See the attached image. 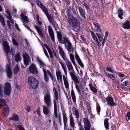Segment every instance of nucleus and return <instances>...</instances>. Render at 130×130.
Here are the masks:
<instances>
[{"instance_id": "23", "label": "nucleus", "mask_w": 130, "mask_h": 130, "mask_svg": "<svg viewBox=\"0 0 130 130\" xmlns=\"http://www.w3.org/2000/svg\"><path fill=\"white\" fill-rule=\"evenodd\" d=\"M69 56L71 60L76 69L77 68L76 64L75 63L74 58L73 54L72 53L69 54Z\"/></svg>"}, {"instance_id": "52", "label": "nucleus", "mask_w": 130, "mask_h": 130, "mask_svg": "<svg viewBox=\"0 0 130 130\" xmlns=\"http://www.w3.org/2000/svg\"><path fill=\"white\" fill-rule=\"evenodd\" d=\"M57 37L58 39L59 40L60 39L62 38V36L61 35V34L60 32H58L57 33Z\"/></svg>"}, {"instance_id": "14", "label": "nucleus", "mask_w": 130, "mask_h": 130, "mask_svg": "<svg viewBox=\"0 0 130 130\" xmlns=\"http://www.w3.org/2000/svg\"><path fill=\"white\" fill-rule=\"evenodd\" d=\"M23 58L24 62L25 65L27 66L29 62L30 61L29 55L27 53H25L22 55Z\"/></svg>"}, {"instance_id": "18", "label": "nucleus", "mask_w": 130, "mask_h": 130, "mask_svg": "<svg viewBox=\"0 0 130 130\" xmlns=\"http://www.w3.org/2000/svg\"><path fill=\"white\" fill-rule=\"evenodd\" d=\"M3 48L7 54H8L9 52L10 47L7 42L5 41L3 42Z\"/></svg>"}, {"instance_id": "26", "label": "nucleus", "mask_w": 130, "mask_h": 130, "mask_svg": "<svg viewBox=\"0 0 130 130\" xmlns=\"http://www.w3.org/2000/svg\"><path fill=\"white\" fill-rule=\"evenodd\" d=\"M10 119L12 120L18 121L19 120V117L17 115L13 114L12 116L10 118Z\"/></svg>"}, {"instance_id": "31", "label": "nucleus", "mask_w": 130, "mask_h": 130, "mask_svg": "<svg viewBox=\"0 0 130 130\" xmlns=\"http://www.w3.org/2000/svg\"><path fill=\"white\" fill-rule=\"evenodd\" d=\"M21 59L22 57L19 53H18L15 55V59L16 62H19L21 61Z\"/></svg>"}, {"instance_id": "10", "label": "nucleus", "mask_w": 130, "mask_h": 130, "mask_svg": "<svg viewBox=\"0 0 130 130\" xmlns=\"http://www.w3.org/2000/svg\"><path fill=\"white\" fill-rule=\"evenodd\" d=\"M26 12H24L20 14V16L21 17V20L23 22V24L25 27L28 29L31 32H32V30L29 28V27L27 26L24 22L27 23L28 22V19L26 15Z\"/></svg>"}, {"instance_id": "6", "label": "nucleus", "mask_w": 130, "mask_h": 130, "mask_svg": "<svg viewBox=\"0 0 130 130\" xmlns=\"http://www.w3.org/2000/svg\"><path fill=\"white\" fill-rule=\"evenodd\" d=\"M37 3L38 5L42 9L47 16L49 22H52L53 20V19L48 13V10L47 8L39 1H37Z\"/></svg>"}, {"instance_id": "61", "label": "nucleus", "mask_w": 130, "mask_h": 130, "mask_svg": "<svg viewBox=\"0 0 130 130\" xmlns=\"http://www.w3.org/2000/svg\"><path fill=\"white\" fill-rule=\"evenodd\" d=\"M15 27L18 31H20L21 30L19 28V27L17 23H15Z\"/></svg>"}, {"instance_id": "59", "label": "nucleus", "mask_w": 130, "mask_h": 130, "mask_svg": "<svg viewBox=\"0 0 130 130\" xmlns=\"http://www.w3.org/2000/svg\"><path fill=\"white\" fill-rule=\"evenodd\" d=\"M78 126L80 128L79 130H84L83 128V127L82 126L80 123L79 122L78 123Z\"/></svg>"}, {"instance_id": "27", "label": "nucleus", "mask_w": 130, "mask_h": 130, "mask_svg": "<svg viewBox=\"0 0 130 130\" xmlns=\"http://www.w3.org/2000/svg\"><path fill=\"white\" fill-rule=\"evenodd\" d=\"M118 17L120 19H122L123 17L122 16L123 14V11L121 9H119L118 10Z\"/></svg>"}, {"instance_id": "56", "label": "nucleus", "mask_w": 130, "mask_h": 130, "mask_svg": "<svg viewBox=\"0 0 130 130\" xmlns=\"http://www.w3.org/2000/svg\"><path fill=\"white\" fill-rule=\"evenodd\" d=\"M30 109L31 107L30 106H27L26 108V110L28 112L30 111Z\"/></svg>"}, {"instance_id": "20", "label": "nucleus", "mask_w": 130, "mask_h": 130, "mask_svg": "<svg viewBox=\"0 0 130 130\" xmlns=\"http://www.w3.org/2000/svg\"><path fill=\"white\" fill-rule=\"evenodd\" d=\"M36 59L39 62V64L40 66V67H41L43 71V69L46 70L45 69L46 66L41 59L39 57H37Z\"/></svg>"}, {"instance_id": "33", "label": "nucleus", "mask_w": 130, "mask_h": 130, "mask_svg": "<svg viewBox=\"0 0 130 130\" xmlns=\"http://www.w3.org/2000/svg\"><path fill=\"white\" fill-rule=\"evenodd\" d=\"M0 21L2 26L4 27H5V23L4 18L1 14H0Z\"/></svg>"}, {"instance_id": "64", "label": "nucleus", "mask_w": 130, "mask_h": 130, "mask_svg": "<svg viewBox=\"0 0 130 130\" xmlns=\"http://www.w3.org/2000/svg\"><path fill=\"white\" fill-rule=\"evenodd\" d=\"M84 6L86 9H89V7L88 5H87L85 4H84Z\"/></svg>"}, {"instance_id": "29", "label": "nucleus", "mask_w": 130, "mask_h": 130, "mask_svg": "<svg viewBox=\"0 0 130 130\" xmlns=\"http://www.w3.org/2000/svg\"><path fill=\"white\" fill-rule=\"evenodd\" d=\"M70 125L72 127L73 129L75 126V123L73 118L72 116L70 117Z\"/></svg>"}, {"instance_id": "53", "label": "nucleus", "mask_w": 130, "mask_h": 130, "mask_svg": "<svg viewBox=\"0 0 130 130\" xmlns=\"http://www.w3.org/2000/svg\"><path fill=\"white\" fill-rule=\"evenodd\" d=\"M106 70L107 71L110 72L111 73H113V71L112 69L111 68L109 67H108L106 69Z\"/></svg>"}, {"instance_id": "34", "label": "nucleus", "mask_w": 130, "mask_h": 130, "mask_svg": "<svg viewBox=\"0 0 130 130\" xmlns=\"http://www.w3.org/2000/svg\"><path fill=\"white\" fill-rule=\"evenodd\" d=\"M20 71L19 67L17 64L15 67L14 69L13 70V72L14 74H16L18 73Z\"/></svg>"}, {"instance_id": "11", "label": "nucleus", "mask_w": 130, "mask_h": 130, "mask_svg": "<svg viewBox=\"0 0 130 130\" xmlns=\"http://www.w3.org/2000/svg\"><path fill=\"white\" fill-rule=\"evenodd\" d=\"M5 87L4 93L6 95H9L11 92V86L10 84L8 82L6 83L5 84Z\"/></svg>"}, {"instance_id": "54", "label": "nucleus", "mask_w": 130, "mask_h": 130, "mask_svg": "<svg viewBox=\"0 0 130 130\" xmlns=\"http://www.w3.org/2000/svg\"><path fill=\"white\" fill-rule=\"evenodd\" d=\"M43 51L44 52V54H45V55L48 58H49V56L48 55V54L47 53V51L46 50V49L45 48H43Z\"/></svg>"}, {"instance_id": "8", "label": "nucleus", "mask_w": 130, "mask_h": 130, "mask_svg": "<svg viewBox=\"0 0 130 130\" xmlns=\"http://www.w3.org/2000/svg\"><path fill=\"white\" fill-rule=\"evenodd\" d=\"M44 73V78L45 81L46 82H48L49 80V78L47 75V74L49 75L52 80L53 79V74L51 73L48 70H45L43 69Z\"/></svg>"}, {"instance_id": "45", "label": "nucleus", "mask_w": 130, "mask_h": 130, "mask_svg": "<svg viewBox=\"0 0 130 130\" xmlns=\"http://www.w3.org/2000/svg\"><path fill=\"white\" fill-rule=\"evenodd\" d=\"M74 114L76 118H79V113L78 111L77 110H75Z\"/></svg>"}, {"instance_id": "44", "label": "nucleus", "mask_w": 130, "mask_h": 130, "mask_svg": "<svg viewBox=\"0 0 130 130\" xmlns=\"http://www.w3.org/2000/svg\"><path fill=\"white\" fill-rule=\"evenodd\" d=\"M63 123H67V119L65 114L63 113Z\"/></svg>"}, {"instance_id": "25", "label": "nucleus", "mask_w": 130, "mask_h": 130, "mask_svg": "<svg viewBox=\"0 0 130 130\" xmlns=\"http://www.w3.org/2000/svg\"><path fill=\"white\" fill-rule=\"evenodd\" d=\"M123 27L125 29H128L130 28V22L128 21H126L123 25Z\"/></svg>"}, {"instance_id": "1", "label": "nucleus", "mask_w": 130, "mask_h": 130, "mask_svg": "<svg viewBox=\"0 0 130 130\" xmlns=\"http://www.w3.org/2000/svg\"><path fill=\"white\" fill-rule=\"evenodd\" d=\"M68 71H70V74L72 79L76 83H79V82L76 75L72 72L74 71L72 64L69 60L68 59L64 60Z\"/></svg>"}, {"instance_id": "13", "label": "nucleus", "mask_w": 130, "mask_h": 130, "mask_svg": "<svg viewBox=\"0 0 130 130\" xmlns=\"http://www.w3.org/2000/svg\"><path fill=\"white\" fill-rule=\"evenodd\" d=\"M48 30L49 36L50 37L51 39L53 42V43L54 44H55L54 31L52 27L50 25L48 26Z\"/></svg>"}, {"instance_id": "58", "label": "nucleus", "mask_w": 130, "mask_h": 130, "mask_svg": "<svg viewBox=\"0 0 130 130\" xmlns=\"http://www.w3.org/2000/svg\"><path fill=\"white\" fill-rule=\"evenodd\" d=\"M108 32L107 31H106V32L105 33V35L104 37V40H106V39L107 38V37L108 35Z\"/></svg>"}, {"instance_id": "38", "label": "nucleus", "mask_w": 130, "mask_h": 130, "mask_svg": "<svg viewBox=\"0 0 130 130\" xmlns=\"http://www.w3.org/2000/svg\"><path fill=\"white\" fill-rule=\"evenodd\" d=\"M95 27L96 28V31H97L101 32V30L99 24L97 23L94 24Z\"/></svg>"}, {"instance_id": "37", "label": "nucleus", "mask_w": 130, "mask_h": 130, "mask_svg": "<svg viewBox=\"0 0 130 130\" xmlns=\"http://www.w3.org/2000/svg\"><path fill=\"white\" fill-rule=\"evenodd\" d=\"M34 26L35 28L37 30L39 35L41 36H42L43 35L39 27L38 26L36 25H35Z\"/></svg>"}, {"instance_id": "47", "label": "nucleus", "mask_w": 130, "mask_h": 130, "mask_svg": "<svg viewBox=\"0 0 130 130\" xmlns=\"http://www.w3.org/2000/svg\"><path fill=\"white\" fill-rule=\"evenodd\" d=\"M12 42L14 45L17 46L18 45V44L17 41L15 40V39L13 38L12 39Z\"/></svg>"}, {"instance_id": "24", "label": "nucleus", "mask_w": 130, "mask_h": 130, "mask_svg": "<svg viewBox=\"0 0 130 130\" xmlns=\"http://www.w3.org/2000/svg\"><path fill=\"white\" fill-rule=\"evenodd\" d=\"M47 106L43 105V111L44 114L47 115L49 113V110Z\"/></svg>"}, {"instance_id": "21", "label": "nucleus", "mask_w": 130, "mask_h": 130, "mask_svg": "<svg viewBox=\"0 0 130 130\" xmlns=\"http://www.w3.org/2000/svg\"><path fill=\"white\" fill-rule=\"evenodd\" d=\"M56 74L58 81L59 82H62V79L61 72L59 71L56 72Z\"/></svg>"}, {"instance_id": "28", "label": "nucleus", "mask_w": 130, "mask_h": 130, "mask_svg": "<svg viewBox=\"0 0 130 130\" xmlns=\"http://www.w3.org/2000/svg\"><path fill=\"white\" fill-rule=\"evenodd\" d=\"M80 15L84 18H85V11L81 7H79L78 8Z\"/></svg>"}, {"instance_id": "12", "label": "nucleus", "mask_w": 130, "mask_h": 130, "mask_svg": "<svg viewBox=\"0 0 130 130\" xmlns=\"http://www.w3.org/2000/svg\"><path fill=\"white\" fill-rule=\"evenodd\" d=\"M58 48L59 55L64 60L67 59L66 55L62 47L59 45H58Z\"/></svg>"}, {"instance_id": "3", "label": "nucleus", "mask_w": 130, "mask_h": 130, "mask_svg": "<svg viewBox=\"0 0 130 130\" xmlns=\"http://www.w3.org/2000/svg\"><path fill=\"white\" fill-rule=\"evenodd\" d=\"M59 62L64 71V74L66 75V76L64 75H63L62 76L65 87L66 88H69V85L67 76V72L66 67L62 62L61 61H59Z\"/></svg>"}, {"instance_id": "42", "label": "nucleus", "mask_w": 130, "mask_h": 130, "mask_svg": "<svg viewBox=\"0 0 130 130\" xmlns=\"http://www.w3.org/2000/svg\"><path fill=\"white\" fill-rule=\"evenodd\" d=\"M90 31L93 39L94 40H97L98 39L95 34L92 31Z\"/></svg>"}, {"instance_id": "4", "label": "nucleus", "mask_w": 130, "mask_h": 130, "mask_svg": "<svg viewBox=\"0 0 130 130\" xmlns=\"http://www.w3.org/2000/svg\"><path fill=\"white\" fill-rule=\"evenodd\" d=\"M28 82L30 88L35 89L37 88L38 82L35 78L32 76L29 77Z\"/></svg>"}, {"instance_id": "40", "label": "nucleus", "mask_w": 130, "mask_h": 130, "mask_svg": "<svg viewBox=\"0 0 130 130\" xmlns=\"http://www.w3.org/2000/svg\"><path fill=\"white\" fill-rule=\"evenodd\" d=\"M90 86V90L93 92H95L96 93L97 92V91L96 90V89L94 87L92 86L91 84H90L89 85Z\"/></svg>"}, {"instance_id": "50", "label": "nucleus", "mask_w": 130, "mask_h": 130, "mask_svg": "<svg viewBox=\"0 0 130 130\" xmlns=\"http://www.w3.org/2000/svg\"><path fill=\"white\" fill-rule=\"evenodd\" d=\"M96 34L99 40L101 41H102L103 40V38L102 37V36L99 34L97 33H96Z\"/></svg>"}, {"instance_id": "19", "label": "nucleus", "mask_w": 130, "mask_h": 130, "mask_svg": "<svg viewBox=\"0 0 130 130\" xmlns=\"http://www.w3.org/2000/svg\"><path fill=\"white\" fill-rule=\"evenodd\" d=\"M6 71L7 76L9 78H10L12 75V73L10 67L9 65L7 64L6 66Z\"/></svg>"}, {"instance_id": "30", "label": "nucleus", "mask_w": 130, "mask_h": 130, "mask_svg": "<svg viewBox=\"0 0 130 130\" xmlns=\"http://www.w3.org/2000/svg\"><path fill=\"white\" fill-rule=\"evenodd\" d=\"M108 119H105L104 120V125L105 128L107 130L109 129V122H108Z\"/></svg>"}, {"instance_id": "49", "label": "nucleus", "mask_w": 130, "mask_h": 130, "mask_svg": "<svg viewBox=\"0 0 130 130\" xmlns=\"http://www.w3.org/2000/svg\"><path fill=\"white\" fill-rule=\"evenodd\" d=\"M67 49L68 52L70 53H73L74 51V49L73 47H71Z\"/></svg>"}, {"instance_id": "41", "label": "nucleus", "mask_w": 130, "mask_h": 130, "mask_svg": "<svg viewBox=\"0 0 130 130\" xmlns=\"http://www.w3.org/2000/svg\"><path fill=\"white\" fill-rule=\"evenodd\" d=\"M5 12L7 14L8 16L7 17L8 19H9L11 18H12L11 15V13L8 9H7L6 10Z\"/></svg>"}, {"instance_id": "39", "label": "nucleus", "mask_w": 130, "mask_h": 130, "mask_svg": "<svg viewBox=\"0 0 130 130\" xmlns=\"http://www.w3.org/2000/svg\"><path fill=\"white\" fill-rule=\"evenodd\" d=\"M65 44V47L67 49L72 47L71 43L69 41H68L67 42H66V43Z\"/></svg>"}, {"instance_id": "32", "label": "nucleus", "mask_w": 130, "mask_h": 130, "mask_svg": "<svg viewBox=\"0 0 130 130\" xmlns=\"http://www.w3.org/2000/svg\"><path fill=\"white\" fill-rule=\"evenodd\" d=\"M45 46L48 50V53L50 56V57L51 58H52L53 57V55L51 51V49L49 48V47L46 45H45Z\"/></svg>"}, {"instance_id": "48", "label": "nucleus", "mask_w": 130, "mask_h": 130, "mask_svg": "<svg viewBox=\"0 0 130 130\" xmlns=\"http://www.w3.org/2000/svg\"><path fill=\"white\" fill-rule=\"evenodd\" d=\"M126 119L127 121H128L130 119V111L128 112L126 114Z\"/></svg>"}, {"instance_id": "2", "label": "nucleus", "mask_w": 130, "mask_h": 130, "mask_svg": "<svg viewBox=\"0 0 130 130\" xmlns=\"http://www.w3.org/2000/svg\"><path fill=\"white\" fill-rule=\"evenodd\" d=\"M68 20L70 24L74 28L77 30L80 29V23L79 20L76 19L75 17H69Z\"/></svg>"}, {"instance_id": "36", "label": "nucleus", "mask_w": 130, "mask_h": 130, "mask_svg": "<svg viewBox=\"0 0 130 130\" xmlns=\"http://www.w3.org/2000/svg\"><path fill=\"white\" fill-rule=\"evenodd\" d=\"M71 95L72 99L73 102H76V96L73 90H72L71 91Z\"/></svg>"}, {"instance_id": "55", "label": "nucleus", "mask_w": 130, "mask_h": 130, "mask_svg": "<svg viewBox=\"0 0 130 130\" xmlns=\"http://www.w3.org/2000/svg\"><path fill=\"white\" fill-rule=\"evenodd\" d=\"M37 112V114L38 115L41 116V114L40 112V108L39 107L38 108L36 111Z\"/></svg>"}, {"instance_id": "46", "label": "nucleus", "mask_w": 130, "mask_h": 130, "mask_svg": "<svg viewBox=\"0 0 130 130\" xmlns=\"http://www.w3.org/2000/svg\"><path fill=\"white\" fill-rule=\"evenodd\" d=\"M95 42L94 45L96 47H98L100 46V42L99 41L98 39L97 40H95Z\"/></svg>"}, {"instance_id": "22", "label": "nucleus", "mask_w": 130, "mask_h": 130, "mask_svg": "<svg viewBox=\"0 0 130 130\" xmlns=\"http://www.w3.org/2000/svg\"><path fill=\"white\" fill-rule=\"evenodd\" d=\"M75 58L76 60H77L78 63L82 68L84 67V65L80 59L79 56L76 53L75 56Z\"/></svg>"}, {"instance_id": "63", "label": "nucleus", "mask_w": 130, "mask_h": 130, "mask_svg": "<svg viewBox=\"0 0 130 130\" xmlns=\"http://www.w3.org/2000/svg\"><path fill=\"white\" fill-rule=\"evenodd\" d=\"M64 129H66L67 130V123H64Z\"/></svg>"}, {"instance_id": "5", "label": "nucleus", "mask_w": 130, "mask_h": 130, "mask_svg": "<svg viewBox=\"0 0 130 130\" xmlns=\"http://www.w3.org/2000/svg\"><path fill=\"white\" fill-rule=\"evenodd\" d=\"M54 92L55 95L53 100L54 104V112L55 116L56 117H57V106L58 105V96L57 91L56 90V89L54 90Z\"/></svg>"}, {"instance_id": "35", "label": "nucleus", "mask_w": 130, "mask_h": 130, "mask_svg": "<svg viewBox=\"0 0 130 130\" xmlns=\"http://www.w3.org/2000/svg\"><path fill=\"white\" fill-rule=\"evenodd\" d=\"M69 40L67 38L64 37L59 40V41H60L61 43L64 44L66 43V42H67Z\"/></svg>"}, {"instance_id": "9", "label": "nucleus", "mask_w": 130, "mask_h": 130, "mask_svg": "<svg viewBox=\"0 0 130 130\" xmlns=\"http://www.w3.org/2000/svg\"><path fill=\"white\" fill-rule=\"evenodd\" d=\"M44 102L48 107H50L51 104V100L50 93L49 92L46 93L44 96Z\"/></svg>"}, {"instance_id": "15", "label": "nucleus", "mask_w": 130, "mask_h": 130, "mask_svg": "<svg viewBox=\"0 0 130 130\" xmlns=\"http://www.w3.org/2000/svg\"><path fill=\"white\" fill-rule=\"evenodd\" d=\"M29 70L32 73L37 74L38 73V71L35 65L32 64L29 67Z\"/></svg>"}, {"instance_id": "51", "label": "nucleus", "mask_w": 130, "mask_h": 130, "mask_svg": "<svg viewBox=\"0 0 130 130\" xmlns=\"http://www.w3.org/2000/svg\"><path fill=\"white\" fill-rule=\"evenodd\" d=\"M75 84V87L76 89H77L78 92V93L79 94L80 93V90L79 89V88L77 84H77L76 83L74 82Z\"/></svg>"}, {"instance_id": "43", "label": "nucleus", "mask_w": 130, "mask_h": 130, "mask_svg": "<svg viewBox=\"0 0 130 130\" xmlns=\"http://www.w3.org/2000/svg\"><path fill=\"white\" fill-rule=\"evenodd\" d=\"M105 73L107 76H109L110 77V78H111L112 80H115V77L113 75L109 73Z\"/></svg>"}, {"instance_id": "60", "label": "nucleus", "mask_w": 130, "mask_h": 130, "mask_svg": "<svg viewBox=\"0 0 130 130\" xmlns=\"http://www.w3.org/2000/svg\"><path fill=\"white\" fill-rule=\"evenodd\" d=\"M127 81H126L123 83L122 85L123 86H126L127 85Z\"/></svg>"}, {"instance_id": "17", "label": "nucleus", "mask_w": 130, "mask_h": 130, "mask_svg": "<svg viewBox=\"0 0 130 130\" xmlns=\"http://www.w3.org/2000/svg\"><path fill=\"white\" fill-rule=\"evenodd\" d=\"M106 101L107 103L110 105L113 106L116 105V104L114 102L112 98L110 96H107L106 99Z\"/></svg>"}, {"instance_id": "16", "label": "nucleus", "mask_w": 130, "mask_h": 130, "mask_svg": "<svg viewBox=\"0 0 130 130\" xmlns=\"http://www.w3.org/2000/svg\"><path fill=\"white\" fill-rule=\"evenodd\" d=\"M84 122V127L85 130H90V124L88 119L85 118L83 119Z\"/></svg>"}, {"instance_id": "62", "label": "nucleus", "mask_w": 130, "mask_h": 130, "mask_svg": "<svg viewBox=\"0 0 130 130\" xmlns=\"http://www.w3.org/2000/svg\"><path fill=\"white\" fill-rule=\"evenodd\" d=\"M18 127L19 128V130H25L24 128L21 125H18Z\"/></svg>"}, {"instance_id": "57", "label": "nucleus", "mask_w": 130, "mask_h": 130, "mask_svg": "<svg viewBox=\"0 0 130 130\" xmlns=\"http://www.w3.org/2000/svg\"><path fill=\"white\" fill-rule=\"evenodd\" d=\"M7 24L8 25V27L10 29H11V24L10 22V21L8 20H7Z\"/></svg>"}, {"instance_id": "7", "label": "nucleus", "mask_w": 130, "mask_h": 130, "mask_svg": "<svg viewBox=\"0 0 130 130\" xmlns=\"http://www.w3.org/2000/svg\"><path fill=\"white\" fill-rule=\"evenodd\" d=\"M6 102L5 100L2 98H0V108H1L3 105L4 106V112L3 114L4 116H7L9 113V108L7 106H6Z\"/></svg>"}]
</instances>
